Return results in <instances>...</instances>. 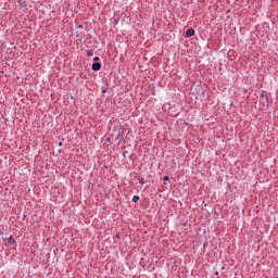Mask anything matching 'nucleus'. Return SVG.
Masks as SVG:
<instances>
[{
    "label": "nucleus",
    "instance_id": "1",
    "mask_svg": "<svg viewBox=\"0 0 278 278\" xmlns=\"http://www.w3.org/2000/svg\"><path fill=\"white\" fill-rule=\"evenodd\" d=\"M125 131H127V128L121 126L119 129H118V135L116 136V140L121 139V140H125L123 138V134H125Z\"/></svg>",
    "mask_w": 278,
    "mask_h": 278
},
{
    "label": "nucleus",
    "instance_id": "2",
    "mask_svg": "<svg viewBox=\"0 0 278 278\" xmlns=\"http://www.w3.org/2000/svg\"><path fill=\"white\" fill-rule=\"evenodd\" d=\"M91 68H92V71H94V72L101 71V63H100V62H94V63L91 65Z\"/></svg>",
    "mask_w": 278,
    "mask_h": 278
},
{
    "label": "nucleus",
    "instance_id": "3",
    "mask_svg": "<svg viewBox=\"0 0 278 278\" xmlns=\"http://www.w3.org/2000/svg\"><path fill=\"white\" fill-rule=\"evenodd\" d=\"M192 36H194V28L187 29L186 37L187 38H192Z\"/></svg>",
    "mask_w": 278,
    "mask_h": 278
},
{
    "label": "nucleus",
    "instance_id": "4",
    "mask_svg": "<svg viewBox=\"0 0 278 278\" xmlns=\"http://www.w3.org/2000/svg\"><path fill=\"white\" fill-rule=\"evenodd\" d=\"M7 242H8V244H14L16 242V240H14L13 237H9Z\"/></svg>",
    "mask_w": 278,
    "mask_h": 278
},
{
    "label": "nucleus",
    "instance_id": "5",
    "mask_svg": "<svg viewBox=\"0 0 278 278\" xmlns=\"http://www.w3.org/2000/svg\"><path fill=\"white\" fill-rule=\"evenodd\" d=\"M86 55L87 58H92V55H94V52L92 50H87Z\"/></svg>",
    "mask_w": 278,
    "mask_h": 278
},
{
    "label": "nucleus",
    "instance_id": "6",
    "mask_svg": "<svg viewBox=\"0 0 278 278\" xmlns=\"http://www.w3.org/2000/svg\"><path fill=\"white\" fill-rule=\"evenodd\" d=\"M140 201V195L132 197V203H138Z\"/></svg>",
    "mask_w": 278,
    "mask_h": 278
},
{
    "label": "nucleus",
    "instance_id": "7",
    "mask_svg": "<svg viewBox=\"0 0 278 278\" xmlns=\"http://www.w3.org/2000/svg\"><path fill=\"white\" fill-rule=\"evenodd\" d=\"M124 157H128V160H131V154H129L128 151L123 152Z\"/></svg>",
    "mask_w": 278,
    "mask_h": 278
},
{
    "label": "nucleus",
    "instance_id": "8",
    "mask_svg": "<svg viewBox=\"0 0 278 278\" xmlns=\"http://www.w3.org/2000/svg\"><path fill=\"white\" fill-rule=\"evenodd\" d=\"M144 178H139V184L141 185V186H144Z\"/></svg>",
    "mask_w": 278,
    "mask_h": 278
},
{
    "label": "nucleus",
    "instance_id": "9",
    "mask_svg": "<svg viewBox=\"0 0 278 278\" xmlns=\"http://www.w3.org/2000/svg\"><path fill=\"white\" fill-rule=\"evenodd\" d=\"M108 92V87H102V94H105Z\"/></svg>",
    "mask_w": 278,
    "mask_h": 278
},
{
    "label": "nucleus",
    "instance_id": "10",
    "mask_svg": "<svg viewBox=\"0 0 278 278\" xmlns=\"http://www.w3.org/2000/svg\"><path fill=\"white\" fill-rule=\"evenodd\" d=\"M168 179H170L168 176L163 177V181H168Z\"/></svg>",
    "mask_w": 278,
    "mask_h": 278
},
{
    "label": "nucleus",
    "instance_id": "11",
    "mask_svg": "<svg viewBox=\"0 0 278 278\" xmlns=\"http://www.w3.org/2000/svg\"><path fill=\"white\" fill-rule=\"evenodd\" d=\"M99 60H100L99 56L93 58V62H99Z\"/></svg>",
    "mask_w": 278,
    "mask_h": 278
},
{
    "label": "nucleus",
    "instance_id": "12",
    "mask_svg": "<svg viewBox=\"0 0 278 278\" xmlns=\"http://www.w3.org/2000/svg\"><path fill=\"white\" fill-rule=\"evenodd\" d=\"M78 29H84V25H78Z\"/></svg>",
    "mask_w": 278,
    "mask_h": 278
},
{
    "label": "nucleus",
    "instance_id": "13",
    "mask_svg": "<svg viewBox=\"0 0 278 278\" xmlns=\"http://www.w3.org/2000/svg\"><path fill=\"white\" fill-rule=\"evenodd\" d=\"M62 144H63V143H62V141H61V142H59V147H62Z\"/></svg>",
    "mask_w": 278,
    "mask_h": 278
},
{
    "label": "nucleus",
    "instance_id": "14",
    "mask_svg": "<svg viewBox=\"0 0 278 278\" xmlns=\"http://www.w3.org/2000/svg\"><path fill=\"white\" fill-rule=\"evenodd\" d=\"M266 101H267V103H268V96H266Z\"/></svg>",
    "mask_w": 278,
    "mask_h": 278
},
{
    "label": "nucleus",
    "instance_id": "15",
    "mask_svg": "<svg viewBox=\"0 0 278 278\" xmlns=\"http://www.w3.org/2000/svg\"><path fill=\"white\" fill-rule=\"evenodd\" d=\"M215 275L218 276V271H216Z\"/></svg>",
    "mask_w": 278,
    "mask_h": 278
},
{
    "label": "nucleus",
    "instance_id": "16",
    "mask_svg": "<svg viewBox=\"0 0 278 278\" xmlns=\"http://www.w3.org/2000/svg\"><path fill=\"white\" fill-rule=\"evenodd\" d=\"M116 238H118V235H116Z\"/></svg>",
    "mask_w": 278,
    "mask_h": 278
}]
</instances>
